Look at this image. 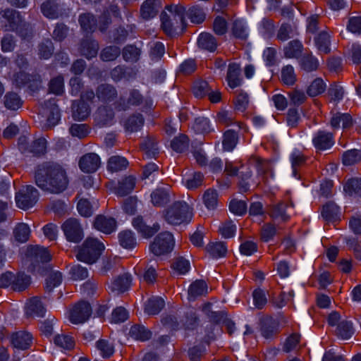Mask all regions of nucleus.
<instances>
[{"mask_svg": "<svg viewBox=\"0 0 361 361\" xmlns=\"http://www.w3.org/2000/svg\"><path fill=\"white\" fill-rule=\"evenodd\" d=\"M35 181L42 191L59 195L68 188L70 179L62 165L56 162H44L35 169Z\"/></svg>", "mask_w": 361, "mask_h": 361, "instance_id": "nucleus-1", "label": "nucleus"}, {"mask_svg": "<svg viewBox=\"0 0 361 361\" xmlns=\"http://www.w3.org/2000/svg\"><path fill=\"white\" fill-rule=\"evenodd\" d=\"M165 9L170 13L171 16H169L166 12L161 13V27L164 32L169 36L178 34V30L180 32H183L187 25L185 6L179 1L173 2L166 6Z\"/></svg>", "mask_w": 361, "mask_h": 361, "instance_id": "nucleus-2", "label": "nucleus"}, {"mask_svg": "<svg viewBox=\"0 0 361 361\" xmlns=\"http://www.w3.org/2000/svg\"><path fill=\"white\" fill-rule=\"evenodd\" d=\"M162 216L173 226L188 224L192 219V209L184 201H175L163 211Z\"/></svg>", "mask_w": 361, "mask_h": 361, "instance_id": "nucleus-3", "label": "nucleus"}, {"mask_svg": "<svg viewBox=\"0 0 361 361\" xmlns=\"http://www.w3.org/2000/svg\"><path fill=\"white\" fill-rule=\"evenodd\" d=\"M104 249V245L97 239L88 237L75 248V257L78 261L90 265L98 260Z\"/></svg>", "mask_w": 361, "mask_h": 361, "instance_id": "nucleus-4", "label": "nucleus"}, {"mask_svg": "<svg viewBox=\"0 0 361 361\" xmlns=\"http://www.w3.org/2000/svg\"><path fill=\"white\" fill-rule=\"evenodd\" d=\"M25 256L26 260L32 266V269L52 271L53 267L48 264L51 257L47 248L38 245L30 246L27 249Z\"/></svg>", "mask_w": 361, "mask_h": 361, "instance_id": "nucleus-5", "label": "nucleus"}, {"mask_svg": "<svg viewBox=\"0 0 361 361\" xmlns=\"http://www.w3.org/2000/svg\"><path fill=\"white\" fill-rule=\"evenodd\" d=\"M143 104L148 109L152 106V102L145 99L138 90L130 89L125 94H121L116 107L119 111H126L131 106H137Z\"/></svg>", "mask_w": 361, "mask_h": 361, "instance_id": "nucleus-6", "label": "nucleus"}, {"mask_svg": "<svg viewBox=\"0 0 361 361\" xmlns=\"http://www.w3.org/2000/svg\"><path fill=\"white\" fill-rule=\"evenodd\" d=\"M173 235L168 231L160 233L150 244V251L155 256H161L170 253L174 247Z\"/></svg>", "mask_w": 361, "mask_h": 361, "instance_id": "nucleus-7", "label": "nucleus"}, {"mask_svg": "<svg viewBox=\"0 0 361 361\" xmlns=\"http://www.w3.org/2000/svg\"><path fill=\"white\" fill-rule=\"evenodd\" d=\"M38 197V190L32 185H26L16 194L15 199L16 204L20 209L27 210L35 204Z\"/></svg>", "mask_w": 361, "mask_h": 361, "instance_id": "nucleus-8", "label": "nucleus"}, {"mask_svg": "<svg viewBox=\"0 0 361 361\" xmlns=\"http://www.w3.org/2000/svg\"><path fill=\"white\" fill-rule=\"evenodd\" d=\"M64 235L69 242L79 243L83 238V231L76 219H67L61 226Z\"/></svg>", "mask_w": 361, "mask_h": 361, "instance_id": "nucleus-9", "label": "nucleus"}, {"mask_svg": "<svg viewBox=\"0 0 361 361\" xmlns=\"http://www.w3.org/2000/svg\"><path fill=\"white\" fill-rule=\"evenodd\" d=\"M92 314V307L90 303L81 301L74 305L69 314V320L75 324L85 322Z\"/></svg>", "mask_w": 361, "mask_h": 361, "instance_id": "nucleus-10", "label": "nucleus"}, {"mask_svg": "<svg viewBox=\"0 0 361 361\" xmlns=\"http://www.w3.org/2000/svg\"><path fill=\"white\" fill-rule=\"evenodd\" d=\"M44 114L47 116V125L48 128L56 126L60 120V110L55 99H49L44 103Z\"/></svg>", "mask_w": 361, "mask_h": 361, "instance_id": "nucleus-11", "label": "nucleus"}, {"mask_svg": "<svg viewBox=\"0 0 361 361\" xmlns=\"http://www.w3.org/2000/svg\"><path fill=\"white\" fill-rule=\"evenodd\" d=\"M99 157L95 153H87L80 157L79 167L85 173H91L95 172L100 166Z\"/></svg>", "mask_w": 361, "mask_h": 361, "instance_id": "nucleus-12", "label": "nucleus"}, {"mask_svg": "<svg viewBox=\"0 0 361 361\" xmlns=\"http://www.w3.org/2000/svg\"><path fill=\"white\" fill-rule=\"evenodd\" d=\"M312 143L318 150L328 149L334 144L333 135L325 131H318L312 138Z\"/></svg>", "mask_w": 361, "mask_h": 361, "instance_id": "nucleus-13", "label": "nucleus"}, {"mask_svg": "<svg viewBox=\"0 0 361 361\" xmlns=\"http://www.w3.org/2000/svg\"><path fill=\"white\" fill-rule=\"evenodd\" d=\"M26 314L29 317H43L46 309L39 297L35 296L30 298L26 303Z\"/></svg>", "mask_w": 361, "mask_h": 361, "instance_id": "nucleus-14", "label": "nucleus"}, {"mask_svg": "<svg viewBox=\"0 0 361 361\" xmlns=\"http://www.w3.org/2000/svg\"><path fill=\"white\" fill-rule=\"evenodd\" d=\"M11 280V289L14 291H23L31 283L30 276L25 272H14Z\"/></svg>", "mask_w": 361, "mask_h": 361, "instance_id": "nucleus-15", "label": "nucleus"}, {"mask_svg": "<svg viewBox=\"0 0 361 361\" xmlns=\"http://www.w3.org/2000/svg\"><path fill=\"white\" fill-rule=\"evenodd\" d=\"M32 341V335L26 331H18L11 336V342L14 348L25 350L30 348Z\"/></svg>", "mask_w": 361, "mask_h": 361, "instance_id": "nucleus-16", "label": "nucleus"}, {"mask_svg": "<svg viewBox=\"0 0 361 361\" xmlns=\"http://www.w3.org/2000/svg\"><path fill=\"white\" fill-rule=\"evenodd\" d=\"M135 185V178L132 176H126L120 180L116 186L114 187L113 191L118 196L123 197L130 193Z\"/></svg>", "mask_w": 361, "mask_h": 361, "instance_id": "nucleus-17", "label": "nucleus"}, {"mask_svg": "<svg viewBox=\"0 0 361 361\" xmlns=\"http://www.w3.org/2000/svg\"><path fill=\"white\" fill-rule=\"evenodd\" d=\"M96 95L97 98L104 102H111L118 96L116 89L109 84L99 85L97 88Z\"/></svg>", "mask_w": 361, "mask_h": 361, "instance_id": "nucleus-18", "label": "nucleus"}, {"mask_svg": "<svg viewBox=\"0 0 361 361\" xmlns=\"http://www.w3.org/2000/svg\"><path fill=\"white\" fill-rule=\"evenodd\" d=\"M94 226L97 230L109 234L115 231L116 221L112 217L99 215L95 219Z\"/></svg>", "mask_w": 361, "mask_h": 361, "instance_id": "nucleus-19", "label": "nucleus"}, {"mask_svg": "<svg viewBox=\"0 0 361 361\" xmlns=\"http://www.w3.org/2000/svg\"><path fill=\"white\" fill-rule=\"evenodd\" d=\"M99 44L97 41L86 37L80 43V52L87 59H90L97 54Z\"/></svg>", "mask_w": 361, "mask_h": 361, "instance_id": "nucleus-20", "label": "nucleus"}, {"mask_svg": "<svg viewBox=\"0 0 361 361\" xmlns=\"http://www.w3.org/2000/svg\"><path fill=\"white\" fill-rule=\"evenodd\" d=\"M72 116L75 120L83 121L90 114L89 105L80 100H75L72 104Z\"/></svg>", "mask_w": 361, "mask_h": 361, "instance_id": "nucleus-21", "label": "nucleus"}, {"mask_svg": "<svg viewBox=\"0 0 361 361\" xmlns=\"http://www.w3.org/2000/svg\"><path fill=\"white\" fill-rule=\"evenodd\" d=\"M114 117L113 109L107 106H99L95 113V121L100 126L111 124Z\"/></svg>", "mask_w": 361, "mask_h": 361, "instance_id": "nucleus-22", "label": "nucleus"}, {"mask_svg": "<svg viewBox=\"0 0 361 361\" xmlns=\"http://www.w3.org/2000/svg\"><path fill=\"white\" fill-rule=\"evenodd\" d=\"M160 7V0H146L141 6V16L146 20L154 18L158 13Z\"/></svg>", "mask_w": 361, "mask_h": 361, "instance_id": "nucleus-23", "label": "nucleus"}, {"mask_svg": "<svg viewBox=\"0 0 361 361\" xmlns=\"http://www.w3.org/2000/svg\"><path fill=\"white\" fill-rule=\"evenodd\" d=\"M132 278L128 272H124L114 279L111 284L113 291L123 293L127 290L131 283Z\"/></svg>", "mask_w": 361, "mask_h": 361, "instance_id": "nucleus-24", "label": "nucleus"}, {"mask_svg": "<svg viewBox=\"0 0 361 361\" xmlns=\"http://www.w3.org/2000/svg\"><path fill=\"white\" fill-rule=\"evenodd\" d=\"M133 225L144 237L149 238L157 232L160 227L157 224H154L152 227L147 226L142 217H136L133 221Z\"/></svg>", "mask_w": 361, "mask_h": 361, "instance_id": "nucleus-25", "label": "nucleus"}, {"mask_svg": "<svg viewBox=\"0 0 361 361\" xmlns=\"http://www.w3.org/2000/svg\"><path fill=\"white\" fill-rule=\"evenodd\" d=\"M240 68L238 63H233L229 64L226 80L228 85L231 88H235L241 85L242 80L240 78Z\"/></svg>", "mask_w": 361, "mask_h": 361, "instance_id": "nucleus-26", "label": "nucleus"}, {"mask_svg": "<svg viewBox=\"0 0 361 361\" xmlns=\"http://www.w3.org/2000/svg\"><path fill=\"white\" fill-rule=\"evenodd\" d=\"M165 305L164 300L160 297H152L145 304V312L149 315H155L160 312Z\"/></svg>", "mask_w": 361, "mask_h": 361, "instance_id": "nucleus-27", "label": "nucleus"}, {"mask_svg": "<svg viewBox=\"0 0 361 361\" xmlns=\"http://www.w3.org/2000/svg\"><path fill=\"white\" fill-rule=\"evenodd\" d=\"M144 122L142 114H133L126 120L124 127L126 130L130 133L137 132L143 126Z\"/></svg>", "mask_w": 361, "mask_h": 361, "instance_id": "nucleus-28", "label": "nucleus"}, {"mask_svg": "<svg viewBox=\"0 0 361 361\" xmlns=\"http://www.w3.org/2000/svg\"><path fill=\"white\" fill-rule=\"evenodd\" d=\"M2 17L8 21L13 31L18 28L24 21L18 11L11 8L4 10L2 12Z\"/></svg>", "mask_w": 361, "mask_h": 361, "instance_id": "nucleus-29", "label": "nucleus"}, {"mask_svg": "<svg viewBox=\"0 0 361 361\" xmlns=\"http://www.w3.org/2000/svg\"><path fill=\"white\" fill-rule=\"evenodd\" d=\"M4 104L6 109L16 111L22 106L23 101L17 93L8 92L4 97Z\"/></svg>", "mask_w": 361, "mask_h": 361, "instance_id": "nucleus-30", "label": "nucleus"}, {"mask_svg": "<svg viewBox=\"0 0 361 361\" xmlns=\"http://www.w3.org/2000/svg\"><path fill=\"white\" fill-rule=\"evenodd\" d=\"M13 235L18 243H25L29 240L30 228L27 224L18 223L13 229Z\"/></svg>", "mask_w": 361, "mask_h": 361, "instance_id": "nucleus-31", "label": "nucleus"}, {"mask_svg": "<svg viewBox=\"0 0 361 361\" xmlns=\"http://www.w3.org/2000/svg\"><path fill=\"white\" fill-rule=\"evenodd\" d=\"M152 203L156 207H161L170 200L169 190L157 188L151 194Z\"/></svg>", "mask_w": 361, "mask_h": 361, "instance_id": "nucleus-32", "label": "nucleus"}, {"mask_svg": "<svg viewBox=\"0 0 361 361\" xmlns=\"http://www.w3.org/2000/svg\"><path fill=\"white\" fill-rule=\"evenodd\" d=\"M336 335L344 340L349 339L354 334V329L350 321L345 319L338 324L336 329Z\"/></svg>", "mask_w": 361, "mask_h": 361, "instance_id": "nucleus-33", "label": "nucleus"}, {"mask_svg": "<svg viewBox=\"0 0 361 361\" xmlns=\"http://www.w3.org/2000/svg\"><path fill=\"white\" fill-rule=\"evenodd\" d=\"M341 123L343 128H349L353 123L351 116L348 114L336 113L334 114L330 121L331 126L334 129H337L340 127Z\"/></svg>", "mask_w": 361, "mask_h": 361, "instance_id": "nucleus-34", "label": "nucleus"}, {"mask_svg": "<svg viewBox=\"0 0 361 361\" xmlns=\"http://www.w3.org/2000/svg\"><path fill=\"white\" fill-rule=\"evenodd\" d=\"M128 166V160L121 156H112L109 159L107 169L111 172H118L126 169Z\"/></svg>", "mask_w": 361, "mask_h": 361, "instance_id": "nucleus-35", "label": "nucleus"}, {"mask_svg": "<svg viewBox=\"0 0 361 361\" xmlns=\"http://www.w3.org/2000/svg\"><path fill=\"white\" fill-rule=\"evenodd\" d=\"M302 49V44L300 41H290L283 49L284 56L287 59L298 58L300 56Z\"/></svg>", "mask_w": 361, "mask_h": 361, "instance_id": "nucleus-36", "label": "nucleus"}, {"mask_svg": "<svg viewBox=\"0 0 361 361\" xmlns=\"http://www.w3.org/2000/svg\"><path fill=\"white\" fill-rule=\"evenodd\" d=\"M42 13L47 18H56L59 15V5L56 0H47L41 6Z\"/></svg>", "mask_w": 361, "mask_h": 361, "instance_id": "nucleus-37", "label": "nucleus"}, {"mask_svg": "<svg viewBox=\"0 0 361 361\" xmlns=\"http://www.w3.org/2000/svg\"><path fill=\"white\" fill-rule=\"evenodd\" d=\"M203 295V281L196 280L192 282L188 290V300L195 302Z\"/></svg>", "mask_w": 361, "mask_h": 361, "instance_id": "nucleus-38", "label": "nucleus"}, {"mask_svg": "<svg viewBox=\"0 0 361 361\" xmlns=\"http://www.w3.org/2000/svg\"><path fill=\"white\" fill-rule=\"evenodd\" d=\"M45 290L51 292L55 287L59 286L62 281L61 272H45Z\"/></svg>", "mask_w": 361, "mask_h": 361, "instance_id": "nucleus-39", "label": "nucleus"}, {"mask_svg": "<svg viewBox=\"0 0 361 361\" xmlns=\"http://www.w3.org/2000/svg\"><path fill=\"white\" fill-rule=\"evenodd\" d=\"M47 140L44 137H39L33 140L28 147L27 154L39 157L46 152Z\"/></svg>", "mask_w": 361, "mask_h": 361, "instance_id": "nucleus-40", "label": "nucleus"}, {"mask_svg": "<svg viewBox=\"0 0 361 361\" xmlns=\"http://www.w3.org/2000/svg\"><path fill=\"white\" fill-rule=\"evenodd\" d=\"M140 147L148 158L155 157V156L159 154L157 142L156 140L152 137H148L145 140L144 142L140 144Z\"/></svg>", "mask_w": 361, "mask_h": 361, "instance_id": "nucleus-41", "label": "nucleus"}, {"mask_svg": "<svg viewBox=\"0 0 361 361\" xmlns=\"http://www.w3.org/2000/svg\"><path fill=\"white\" fill-rule=\"evenodd\" d=\"M129 334L132 338L141 341L149 339L152 336L150 331L139 324L131 326Z\"/></svg>", "mask_w": 361, "mask_h": 361, "instance_id": "nucleus-42", "label": "nucleus"}, {"mask_svg": "<svg viewBox=\"0 0 361 361\" xmlns=\"http://www.w3.org/2000/svg\"><path fill=\"white\" fill-rule=\"evenodd\" d=\"M191 257L178 256L172 259L171 267L174 271H190L192 269Z\"/></svg>", "mask_w": 361, "mask_h": 361, "instance_id": "nucleus-43", "label": "nucleus"}, {"mask_svg": "<svg viewBox=\"0 0 361 361\" xmlns=\"http://www.w3.org/2000/svg\"><path fill=\"white\" fill-rule=\"evenodd\" d=\"M322 216L328 221H335L340 214L339 207L333 202H329L323 207Z\"/></svg>", "mask_w": 361, "mask_h": 361, "instance_id": "nucleus-44", "label": "nucleus"}, {"mask_svg": "<svg viewBox=\"0 0 361 361\" xmlns=\"http://www.w3.org/2000/svg\"><path fill=\"white\" fill-rule=\"evenodd\" d=\"M315 45L320 53L327 54L330 51V36L326 32H322L315 38Z\"/></svg>", "mask_w": 361, "mask_h": 361, "instance_id": "nucleus-45", "label": "nucleus"}, {"mask_svg": "<svg viewBox=\"0 0 361 361\" xmlns=\"http://www.w3.org/2000/svg\"><path fill=\"white\" fill-rule=\"evenodd\" d=\"M238 142V135L233 130H228L224 135L222 142L223 148L225 151L231 152Z\"/></svg>", "mask_w": 361, "mask_h": 361, "instance_id": "nucleus-46", "label": "nucleus"}, {"mask_svg": "<svg viewBox=\"0 0 361 361\" xmlns=\"http://www.w3.org/2000/svg\"><path fill=\"white\" fill-rule=\"evenodd\" d=\"M188 146L189 139L188 136L184 134H180L175 137L171 142L172 149L178 153L185 152L188 148Z\"/></svg>", "mask_w": 361, "mask_h": 361, "instance_id": "nucleus-47", "label": "nucleus"}, {"mask_svg": "<svg viewBox=\"0 0 361 361\" xmlns=\"http://www.w3.org/2000/svg\"><path fill=\"white\" fill-rule=\"evenodd\" d=\"M54 343L58 347L66 350H71L75 345L73 338L64 334L56 335L54 338Z\"/></svg>", "mask_w": 361, "mask_h": 361, "instance_id": "nucleus-48", "label": "nucleus"}, {"mask_svg": "<svg viewBox=\"0 0 361 361\" xmlns=\"http://www.w3.org/2000/svg\"><path fill=\"white\" fill-rule=\"evenodd\" d=\"M344 190L350 196L361 197V178L350 179L345 185Z\"/></svg>", "mask_w": 361, "mask_h": 361, "instance_id": "nucleus-49", "label": "nucleus"}, {"mask_svg": "<svg viewBox=\"0 0 361 361\" xmlns=\"http://www.w3.org/2000/svg\"><path fill=\"white\" fill-rule=\"evenodd\" d=\"M342 161L345 166H351L361 161V151L350 149L343 154Z\"/></svg>", "mask_w": 361, "mask_h": 361, "instance_id": "nucleus-50", "label": "nucleus"}, {"mask_svg": "<svg viewBox=\"0 0 361 361\" xmlns=\"http://www.w3.org/2000/svg\"><path fill=\"white\" fill-rule=\"evenodd\" d=\"M79 23L82 29L87 32H93L97 26V20L93 15L84 13L80 16Z\"/></svg>", "mask_w": 361, "mask_h": 361, "instance_id": "nucleus-51", "label": "nucleus"}, {"mask_svg": "<svg viewBox=\"0 0 361 361\" xmlns=\"http://www.w3.org/2000/svg\"><path fill=\"white\" fill-rule=\"evenodd\" d=\"M281 80L286 85H293L296 81L294 68L290 65L285 66L281 69Z\"/></svg>", "mask_w": 361, "mask_h": 361, "instance_id": "nucleus-52", "label": "nucleus"}, {"mask_svg": "<svg viewBox=\"0 0 361 361\" xmlns=\"http://www.w3.org/2000/svg\"><path fill=\"white\" fill-rule=\"evenodd\" d=\"M219 205L218 195L215 190H208L204 192V206L209 212L216 209Z\"/></svg>", "mask_w": 361, "mask_h": 361, "instance_id": "nucleus-53", "label": "nucleus"}, {"mask_svg": "<svg viewBox=\"0 0 361 361\" xmlns=\"http://www.w3.org/2000/svg\"><path fill=\"white\" fill-rule=\"evenodd\" d=\"M121 54L118 47L111 45L103 49L100 53V59L104 61H111L115 60Z\"/></svg>", "mask_w": 361, "mask_h": 361, "instance_id": "nucleus-54", "label": "nucleus"}, {"mask_svg": "<svg viewBox=\"0 0 361 361\" xmlns=\"http://www.w3.org/2000/svg\"><path fill=\"white\" fill-rule=\"evenodd\" d=\"M49 92L61 95L64 92V80L62 75L53 78L49 82Z\"/></svg>", "mask_w": 361, "mask_h": 361, "instance_id": "nucleus-55", "label": "nucleus"}, {"mask_svg": "<svg viewBox=\"0 0 361 361\" xmlns=\"http://www.w3.org/2000/svg\"><path fill=\"white\" fill-rule=\"evenodd\" d=\"M277 332V326L272 319H266L263 321L261 326V334L266 338H271Z\"/></svg>", "mask_w": 361, "mask_h": 361, "instance_id": "nucleus-56", "label": "nucleus"}, {"mask_svg": "<svg viewBox=\"0 0 361 361\" xmlns=\"http://www.w3.org/2000/svg\"><path fill=\"white\" fill-rule=\"evenodd\" d=\"M187 16L192 23L200 24L203 22V10L200 5H193L190 6Z\"/></svg>", "mask_w": 361, "mask_h": 361, "instance_id": "nucleus-57", "label": "nucleus"}, {"mask_svg": "<svg viewBox=\"0 0 361 361\" xmlns=\"http://www.w3.org/2000/svg\"><path fill=\"white\" fill-rule=\"evenodd\" d=\"M121 245L126 249H132L136 245L135 238L130 231H124L118 235Z\"/></svg>", "mask_w": 361, "mask_h": 361, "instance_id": "nucleus-58", "label": "nucleus"}, {"mask_svg": "<svg viewBox=\"0 0 361 361\" xmlns=\"http://www.w3.org/2000/svg\"><path fill=\"white\" fill-rule=\"evenodd\" d=\"M96 346L102 356L104 358L111 357L114 353V345L107 340H99L96 343Z\"/></svg>", "mask_w": 361, "mask_h": 361, "instance_id": "nucleus-59", "label": "nucleus"}, {"mask_svg": "<svg viewBox=\"0 0 361 361\" xmlns=\"http://www.w3.org/2000/svg\"><path fill=\"white\" fill-rule=\"evenodd\" d=\"M207 250L210 255L215 258L224 257L227 252V248L225 244L222 242L209 244Z\"/></svg>", "mask_w": 361, "mask_h": 361, "instance_id": "nucleus-60", "label": "nucleus"}, {"mask_svg": "<svg viewBox=\"0 0 361 361\" xmlns=\"http://www.w3.org/2000/svg\"><path fill=\"white\" fill-rule=\"evenodd\" d=\"M53 52L54 45L49 39L42 41L38 46V54L42 59H47L50 58Z\"/></svg>", "mask_w": 361, "mask_h": 361, "instance_id": "nucleus-61", "label": "nucleus"}, {"mask_svg": "<svg viewBox=\"0 0 361 361\" xmlns=\"http://www.w3.org/2000/svg\"><path fill=\"white\" fill-rule=\"evenodd\" d=\"M122 54L126 61L135 62L139 59L140 50L134 45L128 44L123 48Z\"/></svg>", "mask_w": 361, "mask_h": 361, "instance_id": "nucleus-62", "label": "nucleus"}, {"mask_svg": "<svg viewBox=\"0 0 361 361\" xmlns=\"http://www.w3.org/2000/svg\"><path fill=\"white\" fill-rule=\"evenodd\" d=\"M300 63L301 68L307 72L315 71L319 67L318 60L312 55L304 56L301 59Z\"/></svg>", "mask_w": 361, "mask_h": 361, "instance_id": "nucleus-63", "label": "nucleus"}, {"mask_svg": "<svg viewBox=\"0 0 361 361\" xmlns=\"http://www.w3.org/2000/svg\"><path fill=\"white\" fill-rule=\"evenodd\" d=\"M326 85L322 79L316 78L307 88V92L310 97L317 96L324 92Z\"/></svg>", "mask_w": 361, "mask_h": 361, "instance_id": "nucleus-64", "label": "nucleus"}]
</instances>
